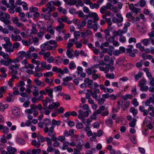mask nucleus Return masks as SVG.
I'll use <instances>...</instances> for the list:
<instances>
[{"label": "nucleus", "mask_w": 154, "mask_h": 154, "mask_svg": "<svg viewBox=\"0 0 154 154\" xmlns=\"http://www.w3.org/2000/svg\"><path fill=\"white\" fill-rule=\"evenodd\" d=\"M75 39H78L80 36V32L79 31H75L74 33Z\"/></svg>", "instance_id": "e2e57ef3"}, {"label": "nucleus", "mask_w": 154, "mask_h": 154, "mask_svg": "<svg viewBox=\"0 0 154 154\" xmlns=\"http://www.w3.org/2000/svg\"><path fill=\"white\" fill-rule=\"evenodd\" d=\"M45 141H47V146L52 145V138L51 139L48 137H46Z\"/></svg>", "instance_id": "3c124183"}, {"label": "nucleus", "mask_w": 154, "mask_h": 154, "mask_svg": "<svg viewBox=\"0 0 154 154\" xmlns=\"http://www.w3.org/2000/svg\"><path fill=\"white\" fill-rule=\"evenodd\" d=\"M52 140L54 142L53 143V146L54 147H57L60 146V143L57 140V138L56 137H54L53 138H52Z\"/></svg>", "instance_id": "c85d7f7f"}, {"label": "nucleus", "mask_w": 154, "mask_h": 154, "mask_svg": "<svg viewBox=\"0 0 154 154\" xmlns=\"http://www.w3.org/2000/svg\"><path fill=\"white\" fill-rule=\"evenodd\" d=\"M130 111L132 113L134 116H135L138 112L137 110L135 109L134 107H132L131 108Z\"/></svg>", "instance_id": "de8ad7c7"}, {"label": "nucleus", "mask_w": 154, "mask_h": 154, "mask_svg": "<svg viewBox=\"0 0 154 154\" xmlns=\"http://www.w3.org/2000/svg\"><path fill=\"white\" fill-rule=\"evenodd\" d=\"M109 64H107L105 67L103 66H101L99 67V69L100 71H103L105 73H107L109 70Z\"/></svg>", "instance_id": "412c9836"}, {"label": "nucleus", "mask_w": 154, "mask_h": 154, "mask_svg": "<svg viewBox=\"0 0 154 154\" xmlns=\"http://www.w3.org/2000/svg\"><path fill=\"white\" fill-rule=\"evenodd\" d=\"M38 32V30L36 28L35 24L33 23L32 25V29H31V32L29 35V36H31L32 34L35 35Z\"/></svg>", "instance_id": "aec40b11"}, {"label": "nucleus", "mask_w": 154, "mask_h": 154, "mask_svg": "<svg viewBox=\"0 0 154 154\" xmlns=\"http://www.w3.org/2000/svg\"><path fill=\"white\" fill-rule=\"evenodd\" d=\"M58 22L59 23V25L56 27V30L58 32H60L62 29L64 28L65 25L63 23L60 22V21Z\"/></svg>", "instance_id": "bb28decb"}, {"label": "nucleus", "mask_w": 154, "mask_h": 154, "mask_svg": "<svg viewBox=\"0 0 154 154\" xmlns=\"http://www.w3.org/2000/svg\"><path fill=\"white\" fill-rule=\"evenodd\" d=\"M20 65L18 64H10L8 67V69L11 70V72L12 74H17L18 73L17 70L20 67Z\"/></svg>", "instance_id": "7ed1b4c3"}, {"label": "nucleus", "mask_w": 154, "mask_h": 154, "mask_svg": "<svg viewBox=\"0 0 154 154\" xmlns=\"http://www.w3.org/2000/svg\"><path fill=\"white\" fill-rule=\"evenodd\" d=\"M58 21H60V22H66L68 24H70L72 23V21L69 20L68 17L66 16H63L61 17H58L57 18Z\"/></svg>", "instance_id": "423d86ee"}, {"label": "nucleus", "mask_w": 154, "mask_h": 154, "mask_svg": "<svg viewBox=\"0 0 154 154\" xmlns=\"http://www.w3.org/2000/svg\"><path fill=\"white\" fill-rule=\"evenodd\" d=\"M32 144L33 145L35 146L37 148H38L40 146V144L39 142H37L35 140H34L32 141Z\"/></svg>", "instance_id": "13d9d810"}, {"label": "nucleus", "mask_w": 154, "mask_h": 154, "mask_svg": "<svg viewBox=\"0 0 154 154\" xmlns=\"http://www.w3.org/2000/svg\"><path fill=\"white\" fill-rule=\"evenodd\" d=\"M137 48L139 49L140 51L141 52H143L145 50V48L144 46L142 45L141 43H138L136 44Z\"/></svg>", "instance_id": "473e14b6"}, {"label": "nucleus", "mask_w": 154, "mask_h": 154, "mask_svg": "<svg viewBox=\"0 0 154 154\" xmlns=\"http://www.w3.org/2000/svg\"><path fill=\"white\" fill-rule=\"evenodd\" d=\"M76 66V64L73 61L70 62L69 65V67L71 70L75 68Z\"/></svg>", "instance_id": "58836bf2"}, {"label": "nucleus", "mask_w": 154, "mask_h": 154, "mask_svg": "<svg viewBox=\"0 0 154 154\" xmlns=\"http://www.w3.org/2000/svg\"><path fill=\"white\" fill-rule=\"evenodd\" d=\"M87 93L86 94L85 97L87 99H90L91 98V95L92 93V90L88 89L87 91Z\"/></svg>", "instance_id": "6e6d98bb"}, {"label": "nucleus", "mask_w": 154, "mask_h": 154, "mask_svg": "<svg viewBox=\"0 0 154 154\" xmlns=\"http://www.w3.org/2000/svg\"><path fill=\"white\" fill-rule=\"evenodd\" d=\"M54 74L52 72H47L45 73L44 74V75L48 78L49 77H51Z\"/></svg>", "instance_id": "69168bd1"}, {"label": "nucleus", "mask_w": 154, "mask_h": 154, "mask_svg": "<svg viewBox=\"0 0 154 154\" xmlns=\"http://www.w3.org/2000/svg\"><path fill=\"white\" fill-rule=\"evenodd\" d=\"M54 126H51L49 128V131L48 132V135L50 137H51L52 139L54 137H56L55 136L56 135V133L54 131Z\"/></svg>", "instance_id": "6e6552de"}, {"label": "nucleus", "mask_w": 154, "mask_h": 154, "mask_svg": "<svg viewBox=\"0 0 154 154\" xmlns=\"http://www.w3.org/2000/svg\"><path fill=\"white\" fill-rule=\"evenodd\" d=\"M32 89V93L34 96L37 97L39 95L38 89V87L35 85H33L30 87Z\"/></svg>", "instance_id": "9b49d317"}, {"label": "nucleus", "mask_w": 154, "mask_h": 154, "mask_svg": "<svg viewBox=\"0 0 154 154\" xmlns=\"http://www.w3.org/2000/svg\"><path fill=\"white\" fill-rule=\"evenodd\" d=\"M110 31V29L108 28L104 29V32L105 33V38L109 37V36L111 35Z\"/></svg>", "instance_id": "5fc2aeb1"}, {"label": "nucleus", "mask_w": 154, "mask_h": 154, "mask_svg": "<svg viewBox=\"0 0 154 154\" xmlns=\"http://www.w3.org/2000/svg\"><path fill=\"white\" fill-rule=\"evenodd\" d=\"M51 3H52L54 6H59L60 5L61 3L58 0H56L55 1H51Z\"/></svg>", "instance_id": "052dcab7"}, {"label": "nucleus", "mask_w": 154, "mask_h": 154, "mask_svg": "<svg viewBox=\"0 0 154 154\" xmlns=\"http://www.w3.org/2000/svg\"><path fill=\"white\" fill-rule=\"evenodd\" d=\"M146 82V80L144 79H142L140 80L139 82V86L140 87L141 86H143L145 85Z\"/></svg>", "instance_id": "338daca9"}, {"label": "nucleus", "mask_w": 154, "mask_h": 154, "mask_svg": "<svg viewBox=\"0 0 154 154\" xmlns=\"http://www.w3.org/2000/svg\"><path fill=\"white\" fill-rule=\"evenodd\" d=\"M52 71L53 72H56L57 73H60L61 75H63L64 74V71H62L60 68H58L57 67H53Z\"/></svg>", "instance_id": "7c9ffc66"}, {"label": "nucleus", "mask_w": 154, "mask_h": 154, "mask_svg": "<svg viewBox=\"0 0 154 154\" xmlns=\"http://www.w3.org/2000/svg\"><path fill=\"white\" fill-rule=\"evenodd\" d=\"M137 120L135 118H133L131 121L129 123V126L132 128H134L135 127L136 125V122Z\"/></svg>", "instance_id": "8fccbe9b"}, {"label": "nucleus", "mask_w": 154, "mask_h": 154, "mask_svg": "<svg viewBox=\"0 0 154 154\" xmlns=\"http://www.w3.org/2000/svg\"><path fill=\"white\" fill-rule=\"evenodd\" d=\"M139 110L141 112H143V115L144 116H147V110H145V108L142 106H139Z\"/></svg>", "instance_id": "f704fd0d"}, {"label": "nucleus", "mask_w": 154, "mask_h": 154, "mask_svg": "<svg viewBox=\"0 0 154 154\" xmlns=\"http://www.w3.org/2000/svg\"><path fill=\"white\" fill-rule=\"evenodd\" d=\"M51 53L47 51L45 52L43 55V57L45 60H46L47 58L49 57L50 56Z\"/></svg>", "instance_id": "0e129e2a"}, {"label": "nucleus", "mask_w": 154, "mask_h": 154, "mask_svg": "<svg viewBox=\"0 0 154 154\" xmlns=\"http://www.w3.org/2000/svg\"><path fill=\"white\" fill-rule=\"evenodd\" d=\"M34 82L35 83L37 86H41L42 87L45 85V84L43 83L41 80H39L38 78H35L34 79Z\"/></svg>", "instance_id": "a878e982"}, {"label": "nucleus", "mask_w": 154, "mask_h": 154, "mask_svg": "<svg viewBox=\"0 0 154 154\" xmlns=\"http://www.w3.org/2000/svg\"><path fill=\"white\" fill-rule=\"evenodd\" d=\"M1 20L2 22L6 25H9L11 24V22L8 19H6L4 17H2L1 19Z\"/></svg>", "instance_id": "a18cd8bd"}, {"label": "nucleus", "mask_w": 154, "mask_h": 154, "mask_svg": "<svg viewBox=\"0 0 154 154\" xmlns=\"http://www.w3.org/2000/svg\"><path fill=\"white\" fill-rule=\"evenodd\" d=\"M116 16L113 17L112 20V21L115 23H116L119 26H121L122 24V22L123 21V18L121 14L120 13H118L116 14Z\"/></svg>", "instance_id": "f03ea898"}, {"label": "nucleus", "mask_w": 154, "mask_h": 154, "mask_svg": "<svg viewBox=\"0 0 154 154\" xmlns=\"http://www.w3.org/2000/svg\"><path fill=\"white\" fill-rule=\"evenodd\" d=\"M11 39L12 41H21L22 40L21 37L19 35H12Z\"/></svg>", "instance_id": "cd10ccee"}, {"label": "nucleus", "mask_w": 154, "mask_h": 154, "mask_svg": "<svg viewBox=\"0 0 154 154\" xmlns=\"http://www.w3.org/2000/svg\"><path fill=\"white\" fill-rule=\"evenodd\" d=\"M45 91L46 92V93H47L48 94V96L50 98H52L53 97V89L48 86L45 88Z\"/></svg>", "instance_id": "4468645a"}, {"label": "nucleus", "mask_w": 154, "mask_h": 154, "mask_svg": "<svg viewBox=\"0 0 154 154\" xmlns=\"http://www.w3.org/2000/svg\"><path fill=\"white\" fill-rule=\"evenodd\" d=\"M86 24V23L85 21H82L81 23H79L78 26L77 27V29H80L82 27L85 26Z\"/></svg>", "instance_id": "c03bdc74"}, {"label": "nucleus", "mask_w": 154, "mask_h": 154, "mask_svg": "<svg viewBox=\"0 0 154 154\" xmlns=\"http://www.w3.org/2000/svg\"><path fill=\"white\" fill-rule=\"evenodd\" d=\"M6 59V60L4 59H1L0 60V63L2 65H3L5 66H8L10 65V58L8 57H7L6 58H4Z\"/></svg>", "instance_id": "0eeeda50"}, {"label": "nucleus", "mask_w": 154, "mask_h": 154, "mask_svg": "<svg viewBox=\"0 0 154 154\" xmlns=\"http://www.w3.org/2000/svg\"><path fill=\"white\" fill-rule=\"evenodd\" d=\"M105 107L104 106H99V108L97 109L95 112L97 114H100L103 111L105 110Z\"/></svg>", "instance_id": "ea45409f"}, {"label": "nucleus", "mask_w": 154, "mask_h": 154, "mask_svg": "<svg viewBox=\"0 0 154 154\" xmlns=\"http://www.w3.org/2000/svg\"><path fill=\"white\" fill-rule=\"evenodd\" d=\"M129 8L130 10L132 11L133 12L136 14H137V13L140 11V9L139 8L135 7L133 4L129 5Z\"/></svg>", "instance_id": "ddd939ff"}, {"label": "nucleus", "mask_w": 154, "mask_h": 154, "mask_svg": "<svg viewBox=\"0 0 154 154\" xmlns=\"http://www.w3.org/2000/svg\"><path fill=\"white\" fill-rule=\"evenodd\" d=\"M76 143L77 144V147L80 149L82 146L84 144V143L83 140L81 139H77L76 140Z\"/></svg>", "instance_id": "5701e85b"}, {"label": "nucleus", "mask_w": 154, "mask_h": 154, "mask_svg": "<svg viewBox=\"0 0 154 154\" xmlns=\"http://www.w3.org/2000/svg\"><path fill=\"white\" fill-rule=\"evenodd\" d=\"M142 75V73L141 72H140L137 74L135 75L134 77L135 80L137 81L141 78Z\"/></svg>", "instance_id": "774afa93"}, {"label": "nucleus", "mask_w": 154, "mask_h": 154, "mask_svg": "<svg viewBox=\"0 0 154 154\" xmlns=\"http://www.w3.org/2000/svg\"><path fill=\"white\" fill-rule=\"evenodd\" d=\"M12 111L13 114L16 117L18 116L20 114L19 109L17 107L14 106L12 108Z\"/></svg>", "instance_id": "2eb2a0df"}, {"label": "nucleus", "mask_w": 154, "mask_h": 154, "mask_svg": "<svg viewBox=\"0 0 154 154\" xmlns=\"http://www.w3.org/2000/svg\"><path fill=\"white\" fill-rule=\"evenodd\" d=\"M51 1H50L46 5L47 8L48 9L49 11L48 12L49 13L54 11L55 9L52 3H51Z\"/></svg>", "instance_id": "dca6fc26"}, {"label": "nucleus", "mask_w": 154, "mask_h": 154, "mask_svg": "<svg viewBox=\"0 0 154 154\" xmlns=\"http://www.w3.org/2000/svg\"><path fill=\"white\" fill-rule=\"evenodd\" d=\"M153 98L152 97H150L149 99L147 100L145 102V105L146 106H148L150 105V104L152 103Z\"/></svg>", "instance_id": "49530a36"}, {"label": "nucleus", "mask_w": 154, "mask_h": 154, "mask_svg": "<svg viewBox=\"0 0 154 154\" xmlns=\"http://www.w3.org/2000/svg\"><path fill=\"white\" fill-rule=\"evenodd\" d=\"M128 48L126 49V51L128 53H131L132 52V49L133 48V46L132 45H129L128 46Z\"/></svg>", "instance_id": "680f3d73"}, {"label": "nucleus", "mask_w": 154, "mask_h": 154, "mask_svg": "<svg viewBox=\"0 0 154 154\" xmlns=\"http://www.w3.org/2000/svg\"><path fill=\"white\" fill-rule=\"evenodd\" d=\"M40 48L41 49H42L43 50H44L45 51L53 50L52 46L50 45L47 42L42 44L40 46Z\"/></svg>", "instance_id": "39448f33"}, {"label": "nucleus", "mask_w": 154, "mask_h": 154, "mask_svg": "<svg viewBox=\"0 0 154 154\" xmlns=\"http://www.w3.org/2000/svg\"><path fill=\"white\" fill-rule=\"evenodd\" d=\"M124 61L123 59L119 58L116 60V64L118 66L123 65Z\"/></svg>", "instance_id": "37998d69"}, {"label": "nucleus", "mask_w": 154, "mask_h": 154, "mask_svg": "<svg viewBox=\"0 0 154 154\" xmlns=\"http://www.w3.org/2000/svg\"><path fill=\"white\" fill-rule=\"evenodd\" d=\"M2 46L5 49L6 52L9 53L13 52L14 51V49L12 47V43L4 44L2 45Z\"/></svg>", "instance_id": "20e7f679"}, {"label": "nucleus", "mask_w": 154, "mask_h": 154, "mask_svg": "<svg viewBox=\"0 0 154 154\" xmlns=\"http://www.w3.org/2000/svg\"><path fill=\"white\" fill-rule=\"evenodd\" d=\"M66 54L69 58H72L73 56L72 50L71 49H68L66 52Z\"/></svg>", "instance_id": "2f4dec72"}, {"label": "nucleus", "mask_w": 154, "mask_h": 154, "mask_svg": "<svg viewBox=\"0 0 154 154\" xmlns=\"http://www.w3.org/2000/svg\"><path fill=\"white\" fill-rule=\"evenodd\" d=\"M93 21L91 19H89L87 21V27L88 28L91 29H92L91 26H92Z\"/></svg>", "instance_id": "bf43d9fd"}, {"label": "nucleus", "mask_w": 154, "mask_h": 154, "mask_svg": "<svg viewBox=\"0 0 154 154\" xmlns=\"http://www.w3.org/2000/svg\"><path fill=\"white\" fill-rule=\"evenodd\" d=\"M144 124L147 126L149 129H152L153 128V125L149 121L145 119L144 121Z\"/></svg>", "instance_id": "c756f323"}, {"label": "nucleus", "mask_w": 154, "mask_h": 154, "mask_svg": "<svg viewBox=\"0 0 154 154\" xmlns=\"http://www.w3.org/2000/svg\"><path fill=\"white\" fill-rule=\"evenodd\" d=\"M44 81L46 83L48 84L49 85L51 86L52 85L54 80L53 79H51L50 81L48 78H46L44 79Z\"/></svg>", "instance_id": "864d4df0"}, {"label": "nucleus", "mask_w": 154, "mask_h": 154, "mask_svg": "<svg viewBox=\"0 0 154 154\" xmlns=\"http://www.w3.org/2000/svg\"><path fill=\"white\" fill-rule=\"evenodd\" d=\"M150 38H144L141 40L140 42L145 46H147L150 44Z\"/></svg>", "instance_id": "393cba45"}, {"label": "nucleus", "mask_w": 154, "mask_h": 154, "mask_svg": "<svg viewBox=\"0 0 154 154\" xmlns=\"http://www.w3.org/2000/svg\"><path fill=\"white\" fill-rule=\"evenodd\" d=\"M16 141L17 143L21 145H24L25 143L24 140L18 137H16Z\"/></svg>", "instance_id": "4c0bfd02"}, {"label": "nucleus", "mask_w": 154, "mask_h": 154, "mask_svg": "<svg viewBox=\"0 0 154 154\" xmlns=\"http://www.w3.org/2000/svg\"><path fill=\"white\" fill-rule=\"evenodd\" d=\"M88 16L89 17L94 19V22L95 23H96V21H98L99 19L97 14L95 12L90 13L88 14Z\"/></svg>", "instance_id": "f8f14e48"}, {"label": "nucleus", "mask_w": 154, "mask_h": 154, "mask_svg": "<svg viewBox=\"0 0 154 154\" xmlns=\"http://www.w3.org/2000/svg\"><path fill=\"white\" fill-rule=\"evenodd\" d=\"M38 142L40 144L45 141L46 137H44L42 135H39L38 136Z\"/></svg>", "instance_id": "79ce46f5"}, {"label": "nucleus", "mask_w": 154, "mask_h": 154, "mask_svg": "<svg viewBox=\"0 0 154 154\" xmlns=\"http://www.w3.org/2000/svg\"><path fill=\"white\" fill-rule=\"evenodd\" d=\"M146 112L147 115L149 114L151 117H154V107L152 105L149 106Z\"/></svg>", "instance_id": "9d476101"}, {"label": "nucleus", "mask_w": 154, "mask_h": 154, "mask_svg": "<svg viewBox=\"0 0 154 154\" xmlns=\"http://www.w3.org/2000/svg\"><path fill=\"white\" fill-rule=\"evenodd\" d=\"M106 125L109 127H112L113 125V122L111 118L107 119L105 122Z\"/></svg>", "instance_id": "72a5a7b5"}, {"label": "nucleus", "mask_w": 154, "mask_h": 154, "mask_svg": "<svg viewBox=\"0 0 154 154\" xmlns=\"http://www.w3.org/2000/svg\"><path fill=\"white\" fill-rule=\"evenodd\" d=\"M84 82L86 84H88V86L91 88H92L93 81L91 79H90L88 78H86L84 80Z\"/></svg>", "instance_id": "6ab92c4d"}, {"label": "nucleus", "mask_w": 154, "mask_h": 154, "mask_svg": "<svg viewBox=\"0 0 154 154\" xmlns=\"http://www.w3.org/2000/svg\"><path fill=\"white\" fill-rule=\"evenodd\" d=\"M8 104H3L2 103H0V111H4L6 109L8 108Z\"/></svg>", "instance_id": "c9c22d12"}, {"label": "nucleus", "mask_w": 154, "mask_h": 154, "mask_svg": "<svg viewBox=\"0 0 154 154\" xmlns=\"http://www.w3.org/2000/svg\"><path fill=\"white\" fill-rule=\"evenodd\" d=\"M10 61L11 63H13L15 64H17V63H19L20 60L19 59V58L17 57L16 58L13 60L10 58Z\"/></svg>", "instance_id": "603ef678"}, {"label": "nucleus", "mask_w": 154, "mask_h": 154, "mask_svg": "<svg viewBox=\"0 0 154 154\" xmlns=\"http://www.w3.org/2000/svg\"><path fill=\"white\" fill-rule=\"evenodd\" d=\"M2 130V132L4 134H7L9 132V129L6 126H4L3 125H1L0 127V130Z\"/></svg>", "instance_id": "f3484780"}, {"label": "nucleus", "mask_w": 154, "mask_h": 154, "mask_svg": "<svg viewBox=\"0 0 154 154\" xmlns=\"http://www.w3.org/2000/svg\"><path fill=\"white\" fill-rule=\"evenodd\" d=\"M122 98L124 100H127L128 99H131L133 98L132 96L130 94H127L122 97Z\"/></svg>", "instance_id": "09e8293b"}, {"label": "nucleus", "mask_w": 154, "mask_h": 154, "mask_svg": "<svg viewBox=\"0 0 154 154\" xmlns=\"http://www.w3.org/2000/svg\"><path fill=\"white\" fill-rule=\"evenodd\" d=\"M105 77L107 79H113L115 78V76L113 73L110 74H107V73L105 75Z\"/></svg>", "instance_id": "4d7b16f0"}, {"label": "nucleus", "mask_w": 154, "mask_h": 154, "mask_svg": "<svg viewBox=\"0 0 154 154\" xmlns=\"http://www.w3.org/2000/svg\"><path fill=\"white\" fill-rule=\"evenodd\" d=\"M78 118L80 119L83 123L85 122L86 119L85 117H88L89 114L91 113V111H85L84 112L82 110H79L78 111Z\"/></svg>", "instance_id": "f257e3e1"}, {"label": "nucleus", "mask_w": 154, "mask_h": 154, "mask_svg": "<svg viewBox=\"0 0 154 154\" xmlns=\"http://www.w3.org/2000/svg\"><path fill=\"white\" fill-rule=\"evenodd\" d=\"M100 93V90L99 89H94L93 91L92 90L91 95L92 97L94 99H96L97 98V94Z\"/></svg>", "instance_id": "a211bd4d"}, {"label": "nucleus", "mask_w": 154, "mask_h": 154, "mask_svg": "<svg viewBox=\"0 0 154 154\" xmlns=\"http://www.w3.org/2000/svg\"><path fill=\"white\" fill-rule=\"evenodd\" d=\"M86 71L88 75H91L96 72L97 70L94 68V67L91 66L90 68L86 69Z\"/></svg>", "instance_id": "1a4fd4ad"}, {"label": "nucleus", "mask_w": 154, "mask_h": 154, "mask_svg": "<svg viewBox=\"0 0 154 154\" xmlns=\"http://www.w3.org/2000/svg\"><path fill=\"white\" fill-rule=\"evenodd\" d=\"M74 42V39H72L69 40L67 47L68 49H70V48L73 46V42Z\"/></svg>", "instance_id": "e433bc0d"}, {"label": "nucleus", "mask_w": 154, "mask_h": 154, "mask_svg": "<svg viewBox=\"0 0 154 154\" xmlns=\"http://www.w3.org/2000/svg\"><path fill=\"white\" fill-rule=\"evenodd\" d=\"M17 57L19 58L20 60H22L25 57L26 52L25 51H21L18 52L17 54Z\"/></svg>", "instance_id": "b1692460"}, {"label": "nucleus", "mask_w": 154, "mask_h": 154, "mask_svg": "<svg viewBox=\"0 0 154 154\" xmlns=\"http://www.w3.org/2000/svg\"><path fill=\"white\" fill-rule=\"evenodd\" d=\"M35 106L33 105L31 107L30 109H28L25 110V112L26 114H32V113L33 111L34 110V108L35 107Z\"/></svg>", "instance_id": "a19ab883"}, {"label": "nucleus", "mask_w": 154, "mask_h": 154, "mask_svg": "<svg viewBox=\"0 0 154 154\" xmlns=\"http://www.w3.org/2000/svg\"><path fill=\"white\" fill-rule=\"evenodd\" d=\"M92 34V32L90 29H87L86 32H82L81 33L82 37L84 38H86L87 36L91 35Z\"/></svg>", "instance_id": "4be33fe9"}]
</instances>
